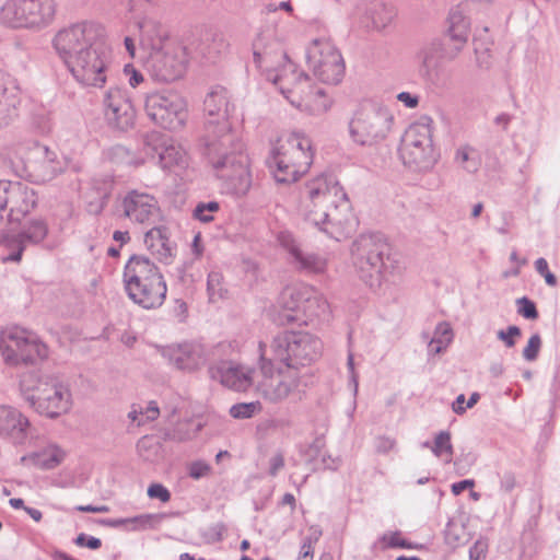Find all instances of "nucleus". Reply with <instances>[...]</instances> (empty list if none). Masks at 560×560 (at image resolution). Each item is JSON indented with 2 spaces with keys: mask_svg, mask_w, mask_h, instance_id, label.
I'll list each match as a JSON object with an SVG mask.
<instances>
[{
  "mask_svg": "<svg viewBox=\"0 0 560 560\" xmlns=\"http://www.w3.org/2000/svg\"><path fill=\"white\" fill-rule=\"evenodd\" d=\"M352 256L360 279L371 289L380 288L385 275L395 268L390 246L381 233L360 235L353 242Z\"/></svg>",
  "mask_w": 560,
  "mask_h": 560,
  "instance_id": "obj_6",
  "label": "nucleus"
},
{
  "mask_svg": "<svg viewBox=\"0 0 560 560\" xmlns=\"http://www.w3.org/2000/svg\"><path fill=\"white\" fill-rule=\"evenodd\" d=\"M183 97L173 90L150 92L144 98L148 117L164 129L176 130L184 126L187 114Z\"/></svg>",
  "mask_w": 560,
  "mask_h": 560,
  "instance_id": "obj_17",
  "label": "nucleus"
},
{
  "mask_svg": "<svg viewBox=\"0 0 560 560\" xmlns=\"http://www.w3.org/2000/svg\"><path fill=\"white\" fill-rule=\"evenodd\" d=\"M144 67L155 82H174L180 79L186 71L187 57L185 48L174 44L149 52L144 56Z\"/></svg>",
  "mask_w": 560,
  "mask_h": 560,
  "instance_id": "obj_19",
  "label": "nucleus"
},
{
  "mask_svg": "<svg viewBox=\"0 0 560 560\" xmlns=\"http://www.w3.org/2000/svg\"><path fill=\"white\" fill-rule=\"evenodd\" d=\"M517 313L526 319H537L539 313L536 304L527 296H522L516 300Z\"/></svg>",
  "mask_w": 560,
  "mask_h": 560,
  "instance_id": "obj_47",
  "label": "nucleus"
},
{
  "mask_svg": "<svg viewBox=\"0 0 560 560\" xmlns=\"http://www.w3.org/2000/svg\"><path fill=\"white\" fill-rule=\"evenodd\" d=\"M63 459V453L55 448L52 450L43 462V466L46 469H52L57 467Z\"/></svg>",
  "mask_w": 560,
  "mask_h": 560,
  "instance_id": "obj_60",
  "label": "nucleus"
},
{
  "mask_svg": "<svg viewBox=\"0 0 560 560\" xmlns=\"http://www.w3.org/2000/svg\"><path fill=\"white\" fill-rule=\"evenodd\" d=\"M159 0H129L130 21L139 32L140 49L144 55L172 46L170 32L158 16Z\"/></svg>",
  "mask_w": 560,
  "mask_h": 560,
  "instance_id": "obj_11",
  "label": "nucleus"
},
{
  "mask_svg": "<svg viewBox=\"0 0 560 560\" xmlns=\"http://www.w3.org/2000/svg\"><path fill=\"white\" fill-rule=\"evenodd\" d=\"M394 117L389 109L376 102H363L349 121V135L363 147L375 145L386 139Z\"/></svg>",
  "mask_w": 560,
  "mask_h": 560,
  "instance_id": "obj_10",
  "label": "nucleus"
},
{
  "mask_svg": "<svg viewBox=\"0 0 560 560\" xmlns=\"http://www.w3.org/2000/svg\"><path fill=\"white\" fill-rule=\"evenodd\" d=\"M21 388L31 407L48 418H57L71 407L70 390L56 375L25 374Z\"/></svg>",
  "mask_w": 560,
  "mask_h": 560,
  "instance_id": "obj_8",
  "label": "nucleus"
},
{
  "mask_svg": "<svg viewBox=\"0 0 560 560\" xmlns=\"http://www.w3.org/2000/svg\"><path fill=\"white\" fill-rule=\"evenodd\" d=\"M252 48L254 63L266 71L267 79L277 85L287 98L294 90L303 92L310 77L303 71L298 72L296 66L284 51L275 26L261 28L253 40Z\"/></svg>",
  "mask_w": 560,
  "mask_h": 560,
  "instance_id": "obj_4",
  "label": "nucleus"
},
{
  "mask_svg": "<svg viewBox=\"0 0 560 560\" xmlns=\"http://www.w3.org/2000/svg\"><path fill=\"white\" fill-rule=\"evenodd\" d=\"M306 61L313 74L323 83L338 84L345 75L343 58L328 39H314L307 47Z\"/></svg>",
  "mask_w": 560,
  "mask_h": 560,
  "instance_id": "obj_18",
  "label": "nucleus"
},
{
  "mask_svg": "<svg viewBox=\"0 0 560 560\" xmlns=\"http://www.w3.org/2000/svg\"><path fill=\"white\" fill-rule=\"evenodd\" d=\"M210 471V466L203 462H194L190 466H189V471H188V475L189 477H191L192 479H200L205 476H207Z\"/></svg>",
  "mask_w": 560,
  "mask_h": 560,
  "instance_id": "obj_58",
  "label": "nucleus"
},
{
  "mask_svg": "<svg viewBox=\"0 0 560 560\" xmlns=\"http://www.w3.org/2000/svg\"><path fill=\"white\" fill-rule=\"evenodd\" d=\"M144 244L159 260L168 264L173 256V247L164 226H154L144 234Z\"/></svg>",
  "mask_w": 560,
  "mask_h": 560,
  "instance_id": "obj_31",
  "label": "nucleus"
},
{
  "mask_svg": "<svg viewBox=\"0 0 560 560\" xmlns=\"http://www.w3.org/2000/svg\"><path fill=\"white\" fill-rule=\"evenodd\" d=\"M36 205V192L28 185L0 179V242L8 238L7 225L20 226Z\"/></svg>",
  "mask_w": 560,
  "mask_h": 560,
  "instance_id": "obj_13",
  "label": "nucleus"
},
{
  "mask_svg": "<svg viewBox=\"0 0 560 560\" xmlns=\"http://www.w3.org/2000/svg\"><path fill=\"white\" fill-rule=\"evenodd\" d=\"M30 421L18 409L0 405V435L13 444H22L28 435Z\"/></svg>",
  "mask_w": 560,
  "mask_h": 560,
  "instance_id": "obj_26",
  "label": "nucleus"
},
{
  "mask_svg": "<svg viewBox=\"0 0 560 560\" xmlns=\"http://www.w3.org/2000/svg\"><path fill=\"white\" fill-rule=\"evenodd\" d=\"M207 291L210 302H215L218 299H222L226 291L222 288V275L218 271H211L208 275Z\"/></svg>",
  "mask_w": 560,
  "mask_h": 560,
  "instance_id": "obj_45",
  "label": "nucleus"
},
{
  "mask_svg": "<svg viewBox=\"0 0 560 560\" xmlns=\"http://www.w3.org/2000/svg\"><path fill=\"white\" fill-rule=\"evenodd\" d=\"M208 373L213 381L235 392H246L253 386L254 369L231 360H220L209 366Z\"/></svg>",
  "mask_w": 560,
  "mask_h": 560,
  "instance_id": "obj_23",
  "label": "nucleus"
},
{
  "mask_svg": "<svg viewBox=\"0 0 560 560\" xmlns=\"http://www.w3.org/2000/svg\"><path fill=\"white\" fill-rule=\"evenodd\" d=\"M308 464L313 471L320 469L336 470L339 466V460L337 458H332L330 455L323 454L320 455V459L311 458Z\"/></svg>",
  "mask_w": 560,
  "mask_h": 560,
  "instance_id": "obj_49",
  "label": "nucleus"
},
{
  "mask_svg": "<svg viewBox=\"0 0 560 560\" xmlns=\"http://www.w3.org/2000/svg\"><path fill=\"white\" fill-rule=\"evenodd\" d=\"M397 100L404 103V105L408 108H415L419 104V97L409 92H400L397 95Z\"/></svg>",
  "mask_w": 560,
  "mask_h": 560,
  "instance_id": "obj_64",
  "label": "nucleus"
},
{
  "mask_svg": "<svg viewBox=\"0 0 560 560\" xmlns=\"http://www.w3.org/2000/svg\"><path fill=\"white\" fill-rule=\"evenodd\" d=\"M322 340L307 331L285 330L276 335L270 345V358L284 365V371L301 376L304 369L322 355Z\"/></svg>",
  "mask_w": 560,
  "mask_h": 560,
  "instance_id": "obj_7",
  "label": "nucleus"
},
{
  "mask_svg": "<svg viewBox=\"0 0 560 560\" xmlns=\"http://www.w3.org/2000/svg\"><path fill=\"white\" fill-rule=\"evenodd\" d=\"M56 0H5L0 8V24L12 30L40 32L56 19Z\"/></svg>",
  "mask_w": 560,
  "mask_h": 560,
  "instance_id": "obj_9",
  "label": "nucleus"
},
{
  "mask_svg": "<svg viewBox=\"0 0 560 560\" xmlns=\"http://www.w3.org/2000/svg\"><path fill=\"white\" fill-rule=\"evenodd\" d=\"M140 285L125 288L128 296L143 308L160 307L166 298V283L164 279L141 282Z\"/></svg>",
  "mask_w": 560,
  "mask_h": 560,
  "instance_id": "obj_27",
  "label": "nucleus"
},
{
  "mask_svg": "<svg viewBox=\"0 0 560 560\" xmlns=\"http://www.w3.org/2000/svg\"><path fill=\"white\" fill-rule=\"evenodd\" d=\"M118 211L132 222L149 224L158 217L159 206L152 195L133 189L124 196Z\"/></svg>",
  "mask_w": 560,
  "mask_h": 560,
  "instance_id": "obj_24",
  "label": "nucleus"
},
{
  "mask_svg": "<svg viewBox=\"0 0 560 560\" xmlns=\"http://www.w3.org/2000/svg\"><path fill=\"white\" fill-rule=\"evenodd\" d=\"M219 209L220 205L217 201L199 202L194 209L192 217L202 223H209L213 220L211 213L219 211Z\"/></svg>",
  "mask_w": 560,
  "mask_h": 560,
  "instance_id": "obj_46",
  "label": "nucleus"
},
{
  "mask_svg": "<svg viewBox=\"0 0 560 560\" xmlns=\"http://www.w3.org/2000/svg\"><path fill=\"white\" fill-rule=\"evenodd\" d=\"M161 354L177 370L194 372L205 365L207 349L198 341H185L161 347Z\"/></svg>",
  "mask_w": 560,
  "mask_h": 560,
  "instance_id": "obj_22",
  "label": "nucleus"
},
{
  "mask_svg": "<svg viewBox=\"0 0 560 560\" xmlns=\"http://www.w3.org/2000/svg\"><path fill=\"white\" fill-rule=\"evenodd\" d=\"M103 104L105 120L110 128L128 131L135 127L137 113L126 88L109 86Z\"/></svg>",
  "mask_w": 560,
  "mask_h": 560,
  "instance_id": "obj_20",
  "label": "nucleus"
},
{
  "mask_svg": "<svg viewBox=\"0 0 560 560\" xmlns=\"http://www.w3.org/2000/svg\"><path fill=\"white\" fill-rule=\"evenodd\" d=\"M453 339V330L447 323L436 325L434 336L429 342V352L433 354L442 353Z\"/></svg>",
  "mask_w": 560,
  "mask_h": 560,
  "instance_id": "obj_39",
  "label": "nucleus"
},
{
  "mask_svg": "<svg viewBox=\"0 0 560 560\" xmlns=\"http://www.w3.org/2000/svg\"><path fill=\"white\" fill-rule=\"evenodd\" d=\"M124 71L126 74H129V84L132 88H137L144 80L143 74L131 65H126Z\"/></svg>",
  "mask_w": 560,
  "mask_h": 560,
  "instance_id": "obj_63",
  "label": "nucleus"
},
{
  "mask_svg": "<svg viewBox=\"0 0 560 560\" xmlns=\"http://www.w3.org/2000/svg\"><path fill=\"white\" fill-rule=\"evenodd\" d=\"M259 360L262 380L258 383L259 394L271 402L285 399L291 393L299 389L301 376L298 373L284 371V365L273 361L267 355V346L259 342Z\"/></svg>",
  "mask_w": 560,
  "mask_h": 560,
  "instance_id": "obj_14",
  "label": "nucleus"
},
{
  "mask_svg": "<svg viewBox=\"0 0 560 560\" xmlns=\"http://www.w3.org/2000/svg\"><path fill=\"white\" fill-rule=\"evenodd\" d=\"M313 162L311 140L293 132L279 139L267 159L273 178L279 184H291L304 175Z\"/></svg>",
  "mask_w": 560,
  "mask_h": 560,
  "instance_id": "obj_5",
  "label": "nucleus"
},
{
  "mask_svg": "<svg viewBox=\"0 0 560 560\" xmlns=\"http://www.w3.org/2000/svg\"><path fill=\"white\" fill-rule=\"evenodd\" d=\"M455 161L468 173H476L480 167V160L476 154V150L468 144L456 150Z\"/></svg>",
  "mask_w": 560,
  "mask_h": 560,
  "instance_id": "obj_40",
  "label": "nucleus"
},
{
  "mask_svg": "<svg viewBox=\"0 0 560 560\" xmlns=\"http://www.w3.org/2000/svg\"><path fill=\"white\" fill-rule=\"evenodd\" d=\"M48 234V225L43 219H32L27 221L16 235L5 240L9 246H14L15 250L9 254L3 260L19 262L27 245H37L45 240Z\"/></svg>",
  "mask_w": 560,
  "mask_h": 560,
  "instance_id": "obj_25",
  "label": "nucleus"
},
{
  "mask_svg": "<svg viewBox=\"0 0 560 560\" xmlns=\"http://www.w3.org/2000/svg\"><path fill=\"white\" fill-rule=\"evenodd\" d=\"M52 46L81 85L105 84L113 55L101 24L84 21L63 27L54 36Z\"/></svg>",
  "mask_w": 560,
  "mask_h": 560,
  "instance_id": "obj_2",
  "label": "nucleus"
},
{
  "mask_svg": "<svg viewBox=\"0 0 560 560\" xmlns=\"http://www.w3.org/2000/svg\"><path fill=\"white\" fill-rule=\"evenodd\" d=\"M148 495L152 499H159L162 502H168L171 492L161 483H152L148 488Z\"/></svg>",
  "mask_w": 560,
  "mask_h": 560,
  "instance_id": "obj_56",
  "label": "nucleus"
},
{
  "mask_svg": "<svg viewBox=\"0 0 560 560\" xmlns=\"http://www.w3.org/2000/svg\"><path fill=\"white\" fill-rule=\"evenodd\" d=\"M112 185L113 182L108 180L104 183L103 188H96L95 198L90 200L86 205V211L89 213L97 215L104 210L109 199Z\"/></svg>",
  "mask_w": 560,
  "mask_h": 560,
  "instance_id": "obj_41",
  "label": "nucleus"
},
{
  "mask_svg": "<svg viewBox=\"0 0 560 560\" xmlns=\"http://www.w3.org/2000/svg\"><path fill=\"white\" fill-rule=\"evenodd\" d=\"M20 89L9 73L0 72V127L9 126L18 117Z\"/></svg>",
  "mask_w": 560,
  "mask_h": 560,
  "instance_id": "obj_28",
  "label": "nucleus"
},
{
  "mask_svg": "<svg viewBox=\"0 0 560 560\" xmlns=\"http://www.w3.org/2000/svg\"><path fill=\"white\" fill-rule=\"evenodd\" d=\"M288 249L300 271L306 273H322L325 271L326 259L322 256L312 252H305L294 243Z\"/></svg>",
  "mask_w": 560,
  "mask_h": 560,
  "instance_id": "obj_33",
  "label": "nucleus"
},
{
  "mask_svg": "<svg viewBox=\"0 0 560 560\" xmlns=\"http://www.w3.org/2000/svg\"><path fill=\"white\" fill-rule=\"evenodd\" d=\"M469 21L458 9H452L448 15L447 35L454 42V54L450 58H455L462 50L468 39Z\"/></svg>",
  "mask_w": 560,
  "mask_h": 560,
  "instance_id": "obj_32",
  "label": "nucleus"
},
{
  "mask_svg": "<svg viewBox=\"0 0 560 560\" xmlns=\"http://www.w3.org/2000/svg\"><path fill=\"white\" fill-rule=\"evenodd\" d=\"M366 18L377 31L384 30L396 15L395 8L382 0H372L365 10Z\"/></svg>",
  "mask_w": 560,
  "mask_h": 560,
  "instance_id": "obj_35",
  "label": "nucleus"
},
{
  "mask_svg": "<svg viewBox=\"0 0 560 560\" xmlns=\"http://www.w3.org/2000/svg\"><path fill=\"white\" fill-rule=\"evenodd\" d=\"M433 119L421 116L411 124L401 139L399 154L405 165L415 171H427L436 162V153L432 143Z\"/></svg>",
  "mask_w": 560,
  "mask_h": 560,
  "instance_id": "obj_12",
  "label": "nucleus"
},
{
  "mask_svg": "<svg viewBox=\"0 0 560 560\" xmlns=\"http://www.w3.org/2000/svg\"><path fill=\"white\" fill-rule=\"evenodd\" d=\"M203 109L208 116L202 136L203 154L217 176L224 180L226 190L237 197L245 196L252 186L249 160L229 121L234 106L229 102L228 90L215 86L207 94Z\"/></svg>",
  "mask_w": 560,
  "mask_h": 560,
  "instance_id": "obj_1",
  "label": "nucleus"
},
{
  "mask_svg": "<svg viewBox=\"0 0 560 560\" xmlns=\"http://www.w3.org/2000/svg\"><path fill=\"white\" fill-rule=\"evenodd\" d=\"M160 415V409L156 401L151 400L145 408H143V417L139 420L138 425H143L148 422L154 421Z\"/></svg>",
  "mask_w": 560,
  "mask_h": 560,
  "instance_id": "obj_57",
  "label": "nucleus"
},
{
  "mask_svg": "<svg viewBox=\"0 0 560 560\" xmlns=\"http://www.w3.org/2000/svg\"><path fill=\"white\" fill-rule=\"evenodd\" d=\"M226 48L228 43L224 36L217 32H206L200 44L196 47L198 54L211 62H214Z\"/></svg>",
  "mask_w": 560,
  "mask_h": 560,
  "instance_id": "obj_36",
  "label": "nucleus"
},
{
  "mask_svg": "<svg viewBox=\"0 0 560 560\" xmlns=\"http://www.w3.org/2000/svg\"><path fill=\"white\" fill-rule=\"evenodd\" d=\"M284 467V456L282 455V453H277L275 454L270 459H269V470H268V474L271 476V477H276L278 475V472Z\"/></svg>",
  "mask_w": 560,
  "mask_h": 560,
  "instance_id": "obj_62",
  "label": "nucleus"
},
{
  "mask_svg": "<svg viewBox=\"0 0 560 560\" xmlns=\"http://www.w3.org/2000/svg\"><path fill=\"white\" fill-rule=\"evenodd\" d=\"M278 304L282 308L276 318L279 325H290L299 317L298 312L302 311L308 316H319L328 310V304L320 296H317L308 285H289L285 287L278 299Z\"/></svg>",
  "mask_w": 560,
  "mask_h": 560,
  "instance_id": "obj_16",
  "label": "nucleus"
},
{
  "mask_svg": "<svg viewBox=\"0 0 560 560\" xmlns=\"http://www.w3.org/2000/svg\"><path fill=\"white\" fill-rule=\"evenodd\" d=\"M159 268L147 257L132 255L124 268L125 288L140 285L141 282L162 279Z\"/></svg>",
  "mask_w": 560,
  "mask_h": 560,
  "instance_id": "obj_29",
  "label": "nucleus"
},
{
  "mask_svg": "<svg viewBox=\"0 0 560 560\" xmlns=\"http://www.w3.org/2000/svg\"><path fill=\"white\" fill-rule=\"evenodd\" d=\"M317 536H315L314 538H312L311 536L304 538L303 544L301 546L299 560H312L313 544L317 541Z\"/></svg>",
  "mask_w": 560,
  "mask_h": 560,
  "instance_id": "obj_59",
  "label": "nucleus"
},
{
  "mask_svg": "<svg viewBox=\"0 0 560 560\" xmlns=\"http://www.w3.org/2000/svg\"><path fill=\"white\" fill-rule=\"evenodd\" d=\"M261 410L259 401L238 402L230 408V416L234 419H249Z\"/></svg>",
  "mask_w": 560,
  "mask_h": 560,
  "instance_id": "obj_43",
  "label": "nucleus"
},
{
  "mask_svg": "<svg viewBox=\"0 0 560 560\" xmlns=\"http://www.w3.org/2000/svg\"><path fill=\"white\" fill-rule=\"evenodd\" d=\"M405 540H406L405 538H401L399 530L392 532L389 534H384L381 537V541L385 542L384 549H386V548L395 549V548L405 547V546H407L405 544Z\"/></svg>",
  "mask_w": 560,
  "mask_h": 560,
  "instance_id": "obj_55",
  "label": "nucleus"
},
{
  "mask_svg": "<svg viewBox=\"0 0 560 560\" xmlns=\"http://www.w3.org/2000/svg\"><path fill=\"white\" fill-rule=\"evenodd\" d=\"M516 486V478L515 475L511 471H505L500 477V489L506 493H510L513 491V489Z\"/></svg>",
  "mask_w": 560,
  "mask_h": 560,
  "instance_id": "obj_61",
  "label": "nucleus"
},
{
  "mask_svg": "<svg viewBox=\"0 0 560 560\" xmlns=\"http://www.w3.org/2000/svg\"><path fill=\"white\" fill-rule=\"evenodd\" d=\"M431 451L436 457H441L444 453L452 457L453 445L451 443V433L448 431H440L435 435ZM450 460L451 458L447 459V462Z\"/></svg>",
  "mask_w": 560,
  "mask_h": 560,
  "instance_id": "obj_44",
  "label": "nucleus"
},
{
  "mask_svg": "<svg viewBox=\"0 0 560 560\" xmlns=\"http://www.w3.org/2000/svg\"><path fill=\"white\" fill-rule=\"evenodd\" d=\"M167 516H170V514L166 513L141 514L127 518H105L101 520L100 523L114 528L125 527L129 530H144L148 528H158L161 522Z\"/></svg>",
  "mask_w": 560,
  "mask_h": 560,
  "instance_id": "obj_30",
  "label": "nucleus"
},
{
  "mask_svg": "<svg viewBox=\"0 0 560 560\" xmlns=\"http://www.w3.org/2000/svg\"><path fill=\"white\" fill-rule=\"evenodd\" d=\"M488 540L485 538L477 539L469 548V560H485L488 552Z\"/></svg>",
  "mask_w": 560,
  "mask_h": 560,
  "instance_id": "obj_52",
  "label": "nucleus"
},
{
  "mask_svg": "<svg viewBox=\"0 0 560 560\" xmlns=\"http://www.w3.org/2000/svg\"><path fill=\"white\" fill-rule=\"evenodd\" d=\"M0 351L4 361L11 365L34 364L48 357V348L36 335L14 327L2 332Z\"/></svg>",
  "mask_w": 560,
  "mask_h": 560,
  "instance_id": "obj_15",
  "label": "nucleus"
},
{
  "mask_svg": "<svg viewBox=\"0 0 560 560\" xmlns=\"http://www.w3.org/2000/svg\"><path fill=\"white\" fill-rule=\"evenodd\" d=\"M535 269L541 277H544L549 287H556L558 284L557 277L549 270L548 262L545 258L540 257L536 259Z\"/></svg>",
  "mask_w": 560,
  "mask_h": 560,
  "instance_id": "obj_51",
  "label": "nucleus"
},
{
  "mask_svg": "<svg viewBox=\"0 0 560 560\" xmlns=\"http://www.w3.org/2000/svg\"><path fill=\"white\" fill-rule=\"evenodd\" d=\"M396 446V440L386 435H378L374 439V448L378 454H387Z\"/></svg>",
  "mask_w": 560,
  "mask_h": 560,
  "instance_id": "obj_53",
  "label": "nucleus"
},
{
  "mask_svg": "<svg viewBox=\"0 0 560 560\" xmlns=\"http://www.w3.org/2000/svg\"><path fill=\"white\" fill-rule=\"evenodd\" d=\"M73 542L79 547H86L91 550H97L102 547V540L94 536H89L84 533L79 534Z\"/></svg>",
  "mask_w": 560,
  "mask_h": 560,
  "instance_id": "obj_54",
  "label": "nucleus"
},
{
  "mask_svg": "<svg viewBox=\"0 0 560 560\" xmlns=\"http://www.w3.org/2000/svg\"><path fill=\"white\" fill-rule=\"evenodd\" d=\"M301 197L305 221L331 238L341 241L354 231L355 219L350 200L335 176L319 175L308 180Z\"/></svg>",
  "mask_w": 560,
  "mask_h": 560,
  "instance_id": "obj_3",
  "label": "nucleus"
},
{
  "mask_svg": "<svg viewBox=\"0 0 560 560\" xmlns=\"http://www.w3.org/2000/svg\"><path fill=\"white\" fill-rule=\"evenodd\" d=\"M163 170H172L175 166L184 167L186 165V154L183 149L170 142L165 135L160 158L156 162Z\"/></svg>",
  "mask_w": 560,
  "mask_h": 560,
  "instance_id": "obj_38",
  "label": "nucleus"
},
{
  "mask_svg": "<svg viewBox=\"0 0 560 560\" xmlns=\"http://www.w3.org/2000/svg\"><path fill=\"white\" fill-rule=\"evenodd\" d=\"M107 158L116 164L139 165L137 156L122 144L109 148L107 150Z\"/></svg>",
  "mask_w": 560,
  "mask_h": 560,
  "instance_id": "obj_42",
  "label": "nucleus"
},
{
  "mask_svg": "<svg viewBox=\"0 0 560 560\" xmlns=\"http://www.w3.org/2000/svg\"><path fill=\"white\" fill-rule=\"evenodd\" d=\"M541 338L539 334H534L526 345V347L523 350V358L526 361H535L538 358L540 348H541Z\"/></svg>",
  "mask_w": 560,
  "mask_h": 560,
  "instance_id": "obj_48",
  "label": "nucleus"
},
{
  "mask_svg": "<svg viewBox=\"0 0 560 560\" xmlns=\"http://www.w3.org/2000/svg\"><path fill=\"white\" fill-rule=\"evenodd\" d=\"M522 335L521 328L515 325L509 326L505 330L501 329L497 332V338L501 340L506 348L515 346V338Z\"/></svg>",
  "mask_w": 560,
  "mask_h": 560,
  "instance_id": "obj_50",
  "label": "nucleus"
},
{
  "mask_svg": "<svg viewBox=\"0 0 560 560\" xmlns=\"http://www.w3.org/2000/svg\"><path fill=\"white\" fill-rule=\"evenodd\" d=\"M454 54V50L452 52H447L444 49V45L439 39H434L423 46L421 50L418 52L417 57L420 61V71L425 74L430 75V73L438 68L439 62L443 58H450Z\"/></svg>",
  "mask_w": 560,
  "mask_h": 560,
  "instance_id": "obj_34",
  "label": "nucleus"
},
{
  "mask_svg": "<svg viewBox=\"0 0 560 560\" xmlns=\"http://www.w3.org/2000/svg\"><path fill=\"white\" fill-rule=\"evenodd\" d=\"M25 170L33 182L46 183L63 172V162L47 145L34 143L25 161Z\"/></svg>",
  "mask_w": 560,
  "mask_h": 560,
  "instance_id": "obj_21",
  "label": "nucleus"
},
{
  "mask_svg": "<svg viewBox=\"0 0 560 560\" xmlns=\"http://www.w3.org/2000/svg\"><path fill=\"white\" fill-rule=\"evenodd\" d=\"M165 133L160 131H151L142 137L138 163L142 164L145 161L158 162L162 147L164 144Z\"/></svg>",
  "mask_w": 560,
  "mask_h": 560,
  "instance_id": "obj_37",
  "label": "nucleus"
}]
</instances>
